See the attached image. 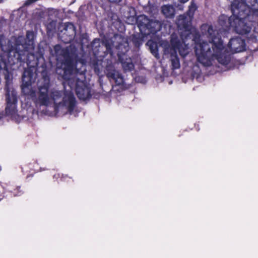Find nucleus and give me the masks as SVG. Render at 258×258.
Instances as JSON below:
<instances>
[{
    "label": "nucleus",
    "mask_w": 258,
    "mask_h": 258,
    "mask_svg": "<svg viewBox=\"0 0 258 258\" xmlns=\"http://www.w3.org/2000/svg\"><path fill=\"white\" fill-rule=\"evenodd\" d=\"M170 61L171 62V69L173 70L178 69L180 67L179 58L177 52H172L170 55Z\"/></svg>",
    "instance_id": "nucleus-19"
},
{
    "label": "nucleus",
    "mask_w": 258,
    "mask_h": 258,
    "mask_svg": "<svg viewBox=\"0 0 258 258\" xmlns=\"http://www.w3.org/2000/svg\"><path fill=\"white\" fill-rule=\"evenodd\" d=\"M38 164L35 161H34L33 163H30L28 164H24L21 166L22 171L24 173H27L28 172H30L31 171H34L35 172H38V171H42L41 168H40V169H38L36 168V166H37ZM44 170V169H43Z\"/></svg>",
    "instance_id": "nucleus-18"
},
{
    "label": "nucleus",
    "mask_w": 258,
    "mask_h": 258,
    "mask_svg": "<svg viewBox=\"0 0 258 258\" xmlns=\"http://www.w3.org/2000/svg\"><path fill=\"white\" fill-rule=\"evenodd\" d=\"M245 6V8H247L249 11V14L252 12V10L258 8V0H233L231 5V9L234 8L235 6V9L237 8L239 11H242L243 6Z\"/></svg>",
    "instance_id": "nucleus-13"
},
{
    "label": "nucleus",
    "mask_w": 258,
    "mask_h": 258,
    "mask_svg": "<svg viewBox=\"0 0 258 258\" xmlns=\"http://www.w3.org/2000/svg\"><path fill=\"white\" fill-rule=\"evenodd\" d=\"M92 49L95 55H101L99 54L100 52L101 46L100 45V39H95L92 43Z\"/></svg>",
    "instance_id": "nucleus-21"
},
{
    "label": "nucleus",
    "mask_w": 258,
    "mask_h": 258,
    "mask_svg": "<svg viewBox=\"0 0 258 258\" xmlns=\"http://www.w3.org/2000/svg\"><path fill=\"white\" fill-rule=\"evenodd\" d=\"M181 3H185L187 2L188 0H178Z\"/></svg>",
    "instance_id": "nucleus-28"
},
{
    "label": "nucleus",
    "mask_w": 258,
    "mask_h": 258,
    "mask_svg": "<svg viewBox=\"0 0 258 258\" xmlns=\"http://www.w3.org/2000/svg\"><path fill=\"white\" fill-rule=\"evenodd\" d=\"M147 35L143 34V32L136 33L131 35L128 39L122 37L120 35L114 36L115 39L120 40L116 46L117 50V55L118 60L121 63L122 68L125 72L131 71L134 69V64L132 59L127 53L130 50L128 40L132 42L133 45L137 48L139 47L143 43L144 38Z\"/></svg>",
    "instance_id": "nucleus-3"
},
{
    "label": "nucleus",
    "mask_w": 258,
    "mask_h": 258,
    "mask_svg": "<svg viewBox=\"0 0 258 258\" xmlns=\"http://www.w3.org/2000/svg\"><path fill=\"white\" fill-rule=\"evenodd\" d=\"M162 14L166 18H173L175 14V9L172 5H164L161 7Z\"/></svg>",
    "instance_id": "nucleus-17"
},
{
    "label": "nucleus",
    "mask_w": 258,
    "mask_h": 258,
    "mask_svg": "<svg viewBox=\"0 0 258 258\" xmlns=\"http://www.w3.org/2000/svg\"><path fill=\"white\" fill-rule=\"evenodd\" d=\"M220 21H221V19H220ZM220 24H221V25H224V24H223V23H222L221 22H220Z\"/></svg>",
    "instance_id": "nucleus-29"
},
{
    "label": "nucleus",
    "mask_w": 258,
    "mask_h": 258,
    "mask_svg": "<svg viewBox=\"0 0 258 258\" xmlns=\"http://www.w3.org/2000/svg\"><path fill=\"white\" fill-rule=\"evenodd\" d=\"M75 91L80 100H88L92 96L90 87L84 81L79 79H77L76 82Z\"/></svg>",
    "instance_id": "nucleus-10"
},
{
    "label": "nucleus",
    "mask_w": 258,
    "mask_h": 258,
    "mask_svg": "<svg viewBox=\"0 0 258 258\" xmlns=\"http://www.w3.org/2000/svg\"><path fill=\"white\" fill-rule=\"evenodd\" d=\"M94 71L96 75L99 76H101V70L97 62L94 64Z\"/></svg>",
    "instance_id": "nucleus-24"
},
{
    "label": "nucleus",
    "mask_w": 258,
    "mask_h": 258,
    "mask_svg": "<svg viewBox=\"0 0 258 258\" xmlns=\"http://www.w3.org/2000/svg\"><path fill=\"white\" fill-rule=\"evenodd\" d=\"M26 63L28 69L35 70L37 75L41 77L42 82L38 87V102L41 105H47L49 103L48 90L50 88L49 68L44 59L43 54L37 51L30 53L28 50L18 51L16 49L9 52L4 51L0 54V72L4 75L6 92V113L8 115L14 116L17 112L18 98L17 92L13 85V74L10 71L12 67L17 64V67Z\"/></svg>",
    "instance_id": "nucleus-1"
},
{
    "label": "nucleus",
    "mask_w": 258,
    "mask_h": 258,
    "mask_svg": "<svg viewBox=\"0 0 258 258\" xmlns=\"http://www.w3.org/2000/svg\"><path fill=\"white\" fill-rule=\"evenodd\" d=\"M203 27H208L207 37L209 41H203L200 43L199 48L196 47L195 53L198 62L204 66H210L215 58L223 65L228 64L231 57L228 52H223L224 46L220 33L212 25H204Z\"/></svg>",
    "instance_id": "nucleus-2"
},
{
    "label": "nucleus",
    "mask_w": 258,
    "mask_h": 258,
    "mask_svg": "<svg viewBox=\"0 0 258 258\" xmlns=\"http://www.w3.org/2000/svg\"><path fill=\"white\" fill-rule=\"evenodd\" d=\"M105 73L108 79L111 81H113L116 85H122L124 83V79L121 74L116 71L114 66L111 62L108 63L105 70Z\"/></svg>",
    "instance_id": "nucleus-11"
},
{
    "label": "nucleus",
    "mask_w": 258,
    "mask_h": 258,
    "mask_svg": "<svg viewBox=\"0 0 258 258\" xmlns=\"http://www.w3.org/2000/svg\"><path fill=\"white\" fill-rule=\"evenodd\" d=\"M102 44L104 45V46L106 48V50L104 51V53H110L112 54V48H111V45L109 43V42L107 40L103 41L102 42Z\"/></svg>",
    "instance_id": "nucleus-22"
},
{
    "label": "nucleus",
    "mask_w": 258,
    "mask_h": 258,
    "mask_svg": "<svg viewBox=\"0 0 258 258\" xmlns=\"http://www.w3.org/2000/svg\"><path fill=\"white\" fill-rule=\"evenodd\" d=\"M107 53H104V55H103V56H104L105 55H106Z\"/></svg>",
    "instance_id": "nucleus-31"
},
{
    "label": "nucleus",
    "mask_w": 258,
    "mask_h": 258,
    "mask_svg": "<svg viewBox=\"0 0 258 258\" xmlns=\"http://www.w3.org/2000/svg\"><path fill=\"white\" fill-rule=\"evenodd\" d=\"M60 180L62 182H73L74 180L72 177L69 176L68 175L62 174L60 176Z\"/></svg>",
    "instance_id": "nucleus-23"
},
{
    "label": "nucleus",
    "mask_w": 258,
    "mask_h": 258,
    "mask_svg": "<svg viewBox=\"0 0 258 258\" xmlns=\"http://www.w3.org/2000/svg\"><path fill=\"white\" fill-rule=\"evenodd\" d=\"M194 13H191L190 9L186 14L180 15L177 20V25L178 29L181 31L180 36L182 39H187L192 35L194 41L200 40V35L198 31L195 30L191 26V21Z\"/></svg>",
    "instance_id": "nucleus-7"
},
{
    "label": "nucleus",
    "mask_w": 258,
    "mask_h": 258,
    "mask_svg": "<svg viewBox=\"0 0 258 258\" xmlns=\"http://www.w3.org/2000/svg\"><path fill=\"white\" fill-rule=\"evenodd\" d=\"M231 9L232 13V16L227 19L228 24L226 27L228 29L232 28L233 30L238 34L240 35H245L248 34L251 30V27L249 25L246 20H250L249 18L251 14H249V11L245 6H243L242 10L239 11L237 8Z\"/></svg>",
    "instance_id": "nucleus-5"
},
{
    "label": "nucleus",
    "mask_w": 258,
    "mask_h": 258,
    "mask_svg": "<svg viewBox=\"0 0 258 258\" xmlns=\"http://www.w3.org/2000/svg\"><path fill=\"white\" fill-rule=\"evenodd\" d=\"M35 81V78L33 70H25L22 78L21 91L22 94L28 98H36L35 91L32 87V84Z\"/></svg>",
    "instance_id": "nucleus-9"
},
{
    "label": "nucleus",
    "mask_w": 258,
    "mask_h": 258,
    "mask_svg": "<svg viewBox=\"0 0 258 258\" xmlns=\"http://www.w3.org/2000/svg\"><path fill=\"white\" fill-rule=\"evenodd\" d=\"M170 44L171 46V49L173 51V52H177V50H178L181 55L183 56L184 55L182 52V43L176 34L173 33L171 35Z\"/></svg>",
    "instance_id": "nucleus-16"
},
{
    "label": "nucleus",
    "mask_w": 258,
    "mask_h": 258,
    "mask_svg": "<svg viewBox=\"0 0 258 258\" xmlns=\"http://www.w3.org/2000/svg\"><path fill=\"white\" fill-rule=\"evenodd\" d=\"M251 15H256L258 17V8H256L252 10V12L251 14Z\"/></svg>",
    "instance_id": "nucleus-26"
},
{
    "label": "nucleus",
    "mask_w": 258,
    "mask_h": 258,
    "mask_svg": "<svg viewBox=\"0 0 258 258\" xmlns=\"http://www.w3.org/2000/svg\"><path fill=\"white\" fill-rule=\"evenodd\" d=\"M61 32L62 41L64 43H71L74 40L76 33V28L71 22L64 23L63 30Z\"/></svg>",
    "instance_id": "nucleus-12"
},
{
    "label": "nucleus",
    "mask_w": 258,
    "mask_h": 258,
    "mask_svg": "<svg viewBox=\"0 0 258 258\" xmlns=\"http://www.w3.org/2000/svg\"><path fill=\"white\" fill-rule=\"evenodd\" d=\"M49 89L48 92L49 91ZM48 95L49 94H48ZM50 97H49V100L50 98L54 102V111L56 112L58 111V108L60 106H67V109L70 114H72L75 109V108L77 104V101L74 94L71 91H58V90H51L50 92ZM38 97L36 99V104H39L41 106L38 102ZM49 104V102L48 103ZM49 104L45 106H48Z\"/></svg>",
    "instance_id": "nucleus-6"
},
{
    "label": "nucleus",
    "mask_w": 258,
    "mask_h": 258,
    "mask_svg": "<svg viewBox=\"0 0 258 258\" xmlns=\"http://www.w3.org/2000/svg\"><path fill=\"white\" fill-rule=\"evenodd\" d=\"M5 197L3 193L0 192V201L3 200Z\"/></svg>",
    "instance_id": "nucleus-27"
},
{
    "label": "nucleus",
    "mask_w": 258,
    "mask_h": 258,
    "mask_svg": "<svg viewBox=\"0 0 258 258\" xmlns=\"http://www.w3.org/2000/svg\"><path fill=\"white\" fill-rule=\"evenodd\" d=\"M29 177V175H27V177L28 178V177Z\"/></svg>",
    "instance_id": "nucleus-32"
},
{
    "label": "nucleus",
    "mask_w": 258,
    "mask_h": 258,
    "mask_svg": "<svg viewBox=\"0 0 258 258\" xmlns=\"http://www.w3.org/2000/svg\"><path fill=\"white\" fill-rule=\"evenodd\" d=\"M147 44L149 46L151 52L157 57L159 55L157 44L153 41H148Z\"/></svg>",
    "instance_id": "nucleus-20"
},
{
    "label": "nucleus",
    "mask_w": 258,
    "mask_h": 258,
    "mask_svg": "<svg viewBox=\"0 0 258 258\" xmlns=\"http://www.w3.org/2000/svg\"><path fill=\"white\" fill-rule=\"evenodd\" d=\"M34 37L33 32L32 31H28L26 34L27 38L29 39H33Z\"/></svg>",
    "instance_id": "nucleus-25"
},
{
    "label": "nucleus",
    "mask_w": 258,
    "mask_h": 258,
    "mask_svg": "<svg viewBox=\"0 0 258 258\" xmlns=\"http://www.w3.org/2000/svg\"><path fill=\"white\" fill-rule=\"evenodd\" d=\"M2 0H0V3H1V2H2Z\"/></svg>",
    "instance_id": "nucleus-33"
},
{
    "label": "nucleus",
    "mask_w": 258,
    "mask_h": 258,
    "mask_svg": "<svg viewBox=\"0 0 258 258\" xmlns=\"http://www.w3.org/2000/svg\"><path fill=\"white\" fill-rule=\"evenodd\" d=\"M0 45L1 47H2V43H1V41H0Z\"/></svg>",
    "instance_id": "nucleus-30"
},
{
    "label": "nucleus",
    "mask_w": 258,
    "mask_h": 258,
    "mask_svg": "<svg viewBox=\"0 0 258 258\" xmlns=\"http://www.w3.org/2000/svg\"><path fill=\"white\" fill-rule=\"evenodd\" d=\"M227 46L233 53H237L245 50V42L241 38L237 37L230 39Z\"/></svg>",
    "instance_id": "nucleus-15"
},
{
    "label": "nucleus",
    "mask_w": 258,
    "mask_h": 258,
    "mask_svg": "<svg viewBox=\"0 0 258 258\" xmlns=\"http://www.w3.org/2000/svg\"><path fill=\"white\" fill-rule=\"evenodd\" d=\"M4 189L5 192L9 194L11 197L21 196L24 193L21 185L14 181L6 183Z\"/></svg>",
    "instance_id": "nucleus-14"
},
{
    "label": "nucleus",
    "mask_w": 258,
    "mask_h": 258,
    "mask_svg": "<svg viewBox=\"0 0 258 258\" xmlns=\"http://www.w3.org/2000/svg\"><path fill=\"white\" fill-rule=\"evenodd\" d=\"M137 23L140 31L143 32L144 35L155 34L162 28V24L160 21L150 20L144 15H140L138 17Z\"/></svg>",
    "instance_id": "nucleus-8"
},
{
    "label": "nucleus",
    "mask_w": 258,
    "mask_h": 258,
    "mask_svg": "<svg viewBox=\"0 0 258 258\" xmlns=\"http://www.w3.org/2000/svg\"><path fill=\"white\" fill-rule=\"evenodd\" d=\"M50 54L52 56L55 57L56 60H62L63 69H58L56 71L58 74L61 73L58 72L59 70L62 72V79H69V77L72 73L78 59V54L76 51L70 50L68 47L62 48L60 44H56L50 50Z\"/></svg>",
    "instance_id": "nucleus-4"
}]
</instances>
